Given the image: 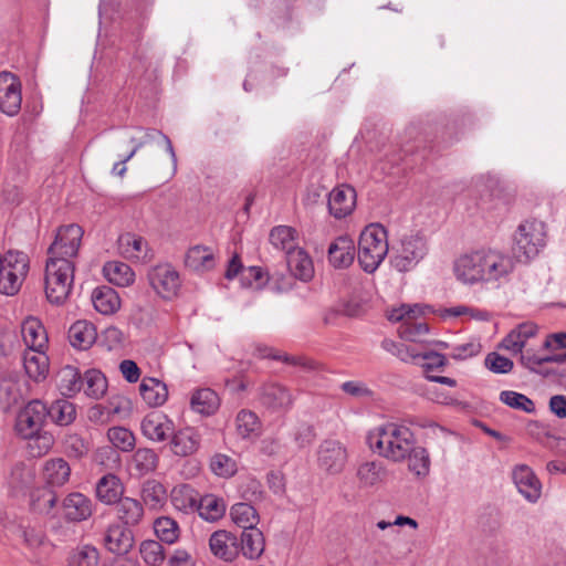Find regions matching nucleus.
<instances>
[{
  "mask_svg": "<svg viewBox=\"0 0 566 566\" xmlns=\"http://www.w3.org/2000/svg\"><path fill=\"white\" fill-rule=\"evenodd\" d=\"M83 234L78 224L62 226L48 249L45 294L52 304H63L71 293Z\"/></svg>",
  "mask_w": 566,
  "mask_h": 566,
  "instance_id": "f257e3e1",
  "label": "nucleus"
},
{
  "mask_svg": "<svg viewBox=\"0 0 566 566\" xmlns=\"http://www.w3.org/2000/svg\"><path fill=\"white\" fill-rule=\"evenodd\" d=\"M516 259L497 249H480L457 259L454 273L464 284H496L510 281Z\"/></svg>",
  "mask_w": 566,
  "mask_h": 566,
  "instance_id": "f03ea898",
  "label": "nucleus"
},
{
  "mask_svg": "<svg viewBox=\"0 0 566 566\" xmlns=\"http://www.w3.org/2000/svg\"><path fill=\"white\" fill-rule=\"evenodd\" d=\"M366 440L373 452L400 463L406 461V454L416 442V437L403 423L386 422L370 430Z\"/></svg>",
  "mask_w": 566,
  "mask_h": 566,
  "instance_id": "7ed1b4c3",
  "label": "nucleus"
},
{
  "mask_svg": "<svg viewBox=\"0 0 566 566\" xmlns=\"http://www.w3.org/2000/svg\"><path fill=\"white\" fill-rule=\"evenodd\" d=\"M388 253V235L379 223L367 226L360 233L357 258L361 269L375 272Z\"/></svg>",
  "mask_w": 566,
  "mask_h": 566,
  "instance_id": "20e7f679",
  "label": "nucleus"
},
{
  "mask_svg": "<svg viewBox=\"0 0 566 566\" xmlns=\"http://www.w3.org/2000/svg\"><path fill=\"white\" fill-rule=\"evenodd\" d=\"M545 223L538 220H526L515 231L512 253L516 262L526 263L535 258L545 247Z\"/></svg>",
  "mask_w": 566,
  "mask_h": 566,
  "instance_id": "39448f33",
  "label": "nucleus"
},
{
  "mask_svg": "<svg viewBox=\"0 0 566 566\" xmlns=\"http://www.w3.org/2000/svg\"><path fill=\"white\" fill-rule=\"evenodd\" d=\"M29 272V258L24 252L8 251L0 265V293L15 295Z\"/></svg>",
  "mask_w": 566,
  "mask_h": 566,
  "instance_id": "423d86ee",
  "label": "nucleus"
},
{
  "mask_svg": "<svg viewBox=\"0 0 566 566\" xmlns=\"http://www.w3.org/2000/svg\"><path fill=\"white\" fill-rule=\"evenodd\" d=\"M428 253L426 238L419 233H410L402 237L399 248L392 259V265L399 272L412 270Z\"/></svg>",
  "mask_w": 566,
  "mask_h": 566,
  "instance_id": "0eeeda50",
  "label": "nucleus"
},
{
  "mask_svg": "<svg viewBox=\"0 0 566 566\" xmlns=\"http://www.w3.org/2000/svg\"><path fill=\"white\" fill-rule=\"evenodd\" d=\"M422 308L419 305H401L398 308H394L388 319L391 322H400L401 325L398 328L399 336L408 342H419L428 334L429 327L426 322L417 321V316L422 314Z\"/></svg>",
  "mask_w": 566,
  "mask_h": 566,
  "instance_id": "6e6552de",
  "label": "nucleus"
},
{
  "mask_svg": "<svg viewBox=\"0 0 566 566\" xmlns=\"http://www.w3.org/2000/svg\"><path fill=\"white\" fill-rule=\"evenodd\" d=\"M147 280L153 291L164 300H172L181 287L180 274L170 263L151 266Z\"/></svg>",
  "mask_w": 566,
  "mask_h": 566,
  "instance_id": "1a4fd4ad",
  "label": "nucleus"
},
{
  "mask_svg": "<svg viewBox=\"0 0 566 566\" xmlns=\"http://www.w3.org/2000/svg\"><path fill=\"white\" fill-rule=\"evenodd\" d=\"M46 406L42 401H30L17 416V432L22 438H33L41 431L46 419Z\"/></svg>",
  "mask_w": 566,
  "mask_h": 566,
  "instance_id": "9d476101",
  "label": "nucleus"
},
{
  "mask_svg": "<svg viewBox=\"0 0 566 566\" xmlns=\"http://www.w3.org/2000/svg\"><path fill=\"white\" fill-rule=\"evenodd\" d=\"M347 450L337 440H324L317 449V464L328 474H338L347 462Z\"/></svg>",
  "mask_w": 566,
  "mask_h": 566,
  "instance_id": "9b49d317",
  "label": "nucleus"
},
{
  "mask_svg": "<svg viewBox=\"0 0 566 566\" xmlns=\"http://www.w3.org/2000/svg\"><path fill=\"white\" fill-rule=\"evenodd\" d=\"M174 421L161 411L147 413L140 422L143 436L154 442L167 441L174 433Z\"/></svg>",
  "mask_w": 566,
  "mask_h": 566,
  "instance_id": "f8f14e48",
  "label": "nucleus"
},
{
  "mask_svg": "<svg viewBox=\"0 0 566 566\" xmlns=\"http://www.w3.org/2000/svg\"><path fill=\"white\" fill-rule=\"evenodd\" d=\"M21 84L10 72L0 73V111L14 116L21 108Z\"/></svg>",
  "mask_w": 566,
  "mask_h": 566,
  "instance_id": "ddd939ff",
  "label": "nucleus"
},
{
  "mask_svg": "<svg viewBox=\"0 0 566 566\" xmlns=\"http://www.w3.org/2000/svg\"><path fill=\"white\" fill-rule=\"evenodd\" d=\"M513 482L520 494L530 503H536L542 495V483L526 464H517L512 470Z\"/></svg>",
  "mask_w": 566,
  "mask_h": 566,
  "instance_id": "4468645a",
  "label": "nucleus"
},
{
  "mask_svg": "<svg viewBox=\"0 0 566 566\" xmlns=\"http://www.w3.org/2000/svg\"><path fill=\"white\" fill-rule=\"evenodd\" d=\"M211 554L223 560L233 562L240 554L239 538L227 530H218L209 537Z\"/></svg>",
  "mask_w": 566,
  "mask_h": 566,
  "instance_id": "2eb2a0df",
  "label": "nucleus"
},
{
  "mask_svg": "<svg viewBox=\"0 0 566 566\" xmlns=\"http://www.w3.org/2000/svg\"><path fill=\"white\" fill-rule=\"evenodd\" d=\"M62 515L67 522L80 523L93 514L92 500L80 492L67 494L61 504Z\"/></svg>",
  "mask_w": 566,
  "mask_h": 566,
  "instance_id": "dca6fc26",
  "label": "nucleus"
},
{
  "mask_svg": "<svg viewBox=\"0 0 566 566\" xmlns=\"http://www.w3.org/2000/svg\"><path fill=\"white\" fill-rule=\"evenodd\" d=\"M356 206V191L348 185L334 188L327 200L331 216L335 219H343L350 214Z\"/></svg>",
  "mask_w": 566,
  "mask_h": 566,
  "instance_id": "f3484780",
  "label": "nucleus"
},
{
  "mask_svg": "<svg viewBox=\"0 0 566 566\" xmlns=\"http://www.w3.org/2000/svg\"><path fill=\"white\" fill-rule=\"evenodd\" d=\"M103 544L108 552L125 555L134 546L133 532L123 525L113 524L104 533Z\"/></svg>",
  "mask_w": 566,
  "mask_h": 566,
  "instance_id": "a211bd4d",
  "label": "nucleus"
},
{
  "mask_svg": "<svg viewBox=\"0 0 566 566\" xmlns=\"http://www.w3.org/2000/svg\"><path fill=\"white\" fill-rule=\"evenodd\" d=\"M169 439L172 452L179 457L196 453L201 443V434L193 427H185L179 430L175 428Z\"/></svg>",
  "mask_w": 566,
  "mask_h": 566,
  "instance_id": "6ab92c4d",
  "label": "nucleus"
},
{
  "mask_svg": "<svg viewBox=\"0 0 566 566\" xmlns=\"http://www.w3.org/2000/svg\"><path fill=\"white\" fill-rule=\"evenodd\" d=\"M260 401L273 411L287 410L293 403L292 394L280 384H265L260 390Z\"/></svg>",
  "mask_w": 566,
  "mask_h": 566,
  "instance_id": "aec40b11",
  "label": "nucleus"
},
{
  "mask_svg": "<svg viewBox=\"0 0 566 566\" xmlns=\"http://www.w3.org/2000/svg\"><path fill=\"white\" fill-rule=\"evenodd\" d=\"M201 494L190 484L176 485L170 493L172 506L186 515L197 512Z\"/></svg>",
  "mask_w": 566,
  "mask_h": 566,
  "instance_id": "412c9836",
  "label": "nucleus"
},
{
  "mask_svg": "<svg viewBox=\"0 0 566 566\" xmlns=\"http://www.w3.org/2000/svg\"><path fill=\"white\" fill-rule=\"evenodd\" d=\"M118 245L126 259L144 263L151 258L147 241L139 235L125 233L119 237Z\"/></svg>",
  "mask_w": 566,
  "mask_h": 566,
  "instance_id": "4be33fe9",
  "label": "nucleus"
},
{
  "mask_svg": "<svg viewBox=\"0 0 566 566\" xmlns=\"http://www.w3.org/2000/svg\"><path fill=\"white\" fill-rule=\"evenodd\" d=\"M355 258V243L347 235L335 239L328 248V260L334 268H347Z\"/></svg>",
  "mask_w": 566,
  "mask_h": 566,
  "instance_id": "5701e85b",
  "label": "nucleus"
},
{
  "mask_svg": "<svg viewBox=\"0 0 566 566\" xmlns=\"http://www.w3.org/2000/svg\"><path fill=\"white\" fill-rule=\"evenodd\" d=\"M117 518L129 528L139 525L145 516L144 504L134 497L124 496L115 506Z\"/></svg>",
  "mask_w": 566,
  "mask_h": 566,
  "instance_id": "b1692460",
  "label": "nucleus"
},
{
  "mask_svg": "<svg viewBox=\"0 0 566 566\" xmlns=\"http://www.w3.org/2000/svg\"><path fill=\"white\" fill-rule=\"evenodd\" d=\"M95 491L98 501L106 505H116L124 497V485L120 479L113 473L103 475L97 481Z\"/></svg>",
  "mask_w": 566,
  "mask_h": 566,
  "instance_id": "393cba45",
  "label": "nucleus"
},
{
  "mask_svg": "<svg viewBox=\"0 0 566 566\" xmlns=\"http://www.w3.org/2000/svg\"><path fill=\"white\" fill-rule=\"evenodd\" d=\"M356 476L360 488H374L387 480L388 470L381 461H366L358 465Z\"/></svg>",
  "mask_w": 566,
  "mask_h": 566,
  "instance_id": "a878e982",
  "label": "nucleus"
},
{
  "mask_svg": "<svg viewBox=\"0 0 566 566\" xmlns=\"http://www.w3.org/2000/svg\"><path fill=\"white\" fill-rule=\"evenodd\" d=\"M25 374L34 381L45 379L49 374V357L45 349H25L23 354Z\"/></svg>",
  "mask_w": 566,
  "mask_h": 566,
  "instance_id": "bb28decb",
  "label": "nucleus"
},
{
  "mask_svg": "<svg viewBox=\"0 0 566 566\" xmlns=\"http://www.w3.org/2000/svg\"><path fill=\"white\" fill-rule=\"evenodd\" d=\"M91 301L94 308L102 315H113L120 308L118 293L107 285L95 287L92 292Z\"/></svg>",
  "mask_w": 566,
  "mask_h": 566,
  "instance_id": "cd10ccee",
  "label": "nucleus"
},
{
  "mask_svg": "<svg viewBox=\"0 0 566 566\" xmlns=\"http://www.w3.org/2000/svg\"><path fill=\"white\" fill-rule=\"evenodd\" d=\"M21 334L27 349H45L48 335L41 321L35 317H28L21 325Z\"/></svg>",
  "mask_w": 566,
  "mask_h": 566,
  "instance_id": "c85d7f7f",
  "label": "nucleus"
},
{
  "mask_svg": "<svg viewBox=\"0 0 566 566\" xmlns=\"http://www.w3.org/2000/svg\"><path fill=\"white\" fill-rule=\"evenodd\" d=\"M286 264L291 274L303 282L310 281L314 275V265L308 253L298 248L286 255Z\"/></svg>",
  "mask_w": 566,
  "mask_h": 566,
  "instance_id": "c756f323",
  "label": "nucleus"
},
{
  "mask_svg": "<svg viewBox=\"0 0 566 566\" xmlns=\"http://www.w3.org/2000/svg\"><path fill=\"white\" fill-rule=\"evenodd\" d=\"M96 337V327L85 319L76 321L69 329L71 345L81 350L88 349L95 343Z\"/></svg>",
  "mask_w": 566,
  "mask_h": 566,
  "instance_id": "7c9ffc66",
  "label": "nucleus"
},
{
  "mask_svg": "<svg viewBox=\"0 0 566 566\" xmlns=\"http://www.w3.org/2000/svg\"><path fill=\"white\" fill-rule=\"evenodd\" d=\"M139 392L143 400L149 407L163 406L168 398V388L165 382L157 378L146 377L139 385Z\"/></svg>",
  "mask_w": 566,
  "mask_h": 566,
  "instance_id": "2f4dec72",
  "label": "nucleus"
},
{
  "mask_svg": "<svg viewBox=\"0 0 566 566\" xmlns=\"http://www.w3.org/2000/svg\"><path fill=\"white\" fill-rule=\"evenodd\" d=\"M213 250L205 245L191 247L185 256V265L195 272H206L214 268Z\"/></svg>",
  "mask_w": 566,
  "mask_h": 566,
  "instance_id": "473e14b6",
  "label": "nucleus"
},
{
  "mask_svg": "<svg viewBox=\"0 0 566 566\" xmlns=\"http://www.w3.org/2000/svg\"><path fill=\"white\" fill-rule=\"evenodd\" d=\"M264 547V535L258 527L242 531L239 548L245 558L258 559L263 554Z\"/></svg>",
  "mask_w": 566,
  "mask_h": 566,
  "instance_id": "72a5a7b5",
  "label": "nucleus"
},
{
  "mask_svg": "<svg viewBox=\"0 0 566 566\" xmlns=\"http://www.w3.org/2000/svg\"><path fill=\"white\" fill-rule=\"evenodd\" d=\"M190 407L197 413L211 416L219 409L220 398L211 388H200L192 392Z\"/></svg>",
  "mask_w": 566,
  "mask_h": 566,
  "instance_id": "f704fd0d",
  "label": "nucleus"
},
{
  "mask_svg": "<svg viewBox=\"0 0 566 566\" xmlns=\"http://www.w3.org/2000/svg\"><path fill=\"white\" fill-rule=\"evenodd\" d=\"M269 240L275 249L285 252V255L300 248L298 233L289 226L274 227L270 232Z\"/></svg>",
  "mask_w": 566,
  "mask_h": 566,
  "instance_id": "c9c22d12",
  "label": "nucleus"
},
{
  "mask_svg": "<svg viewBox=\"0 0 566 566\" xmlns=\"http://www.w3.org/2000/svg\"><path fill=\"white\" fill-rule=\"evenodd\" d=\"M71 475V468L69 463L62 459L48 460L43 467V478L49 486H62Z\"/></svg>",
  "mask_w": 566,
  "mask_h": 566,
  "instance_id": "e433bc0d",
  "label": "nucleus"
},
{
  "mask_svg": "<svg viewBox=\"0 0 566 566\" xmlns=\"http://www.w3.org/2000/svg\"><path fill=\"white\" fill-rule=\"evenodd\" d=\"M105 279L117 286H129L135 282V273L132 268L120 261H109L103 268Z\"/></svg>",
  "mask_w": 566,
  "mask_h": 566,
  "instance_id": "4c0bfd02",
  "label": "nucleus"
},
{
  "mask_svg": "<svg viewBox=\"0 0 566 566\" xmlns=\"http://www.w3.org/2000/svg\"><path fill=\"white\" fill-rule=\"evenodd\" d=\"M196 513L207 522H217L226 514L227 505L223 499L214 494L201 495Z\"/></svg>",
  "mask_w": 566,
  "mask_h": 566,
  "instance_id": "58836bf2",
  "label": "nucleus"
},
{
  "mask_svg": "<svg viewBox=\"0 0 566 566\" xmlns=\"http://www.w3.org/2000/svg\"><path fill=\"white\" fill-rule=\"evenodd\" d=\"M82 376L73 366H64L56 375V384L63 396L71 397L82 389Z\"/></svg>",
  "mask_w": 566,
  "mask_h": 566,
  "instance_id": "ea45409f",
  "label": "nucleus"
},
{
  "mask_svg": "<svg viewBox=\"0 0 566 566\" xmlns=\"http://www.w3.org/2000/svg\"><path fill=\"white\" fill-rule=\"evenodd\" d=\"M232 522L242 531L255 528L260 522L258 511L249 503H235L230 510Z\"/></svg>",
  "mask_w": 566,
  "mask_h": 566,
  "instance_id": "a19ab883",
  "label": "nucleus"
},
{
  "mask_svg": "<svg viewBox=\"0 0 566 566\" xmlns=\"http://www.w3.org/2000/svg\"><path fill=\"white\" fill-rule=\"evenodd\" d=\"M159 462L158 454L150 448H138L130 461L132 469L143 476L156 470Z\"/></svg>",
  "mask_w": 566,
  "mask_h": 566,
  "instance_id": "79ce46f5",
  "label": "nucleus"
},
{
  "mask_svg": "<svg viewBox=\"0 0 566 566\" xmlns=\"http://www.w3.org/2000/svg\"><path fill=\"white\" fill-rule=\"evenodd\" d=\"M57 496L50 486H40L30 494V506L35 513L48 514L56 504Z\"/></svg>",
  "mask_w": 566,
  "mask_h": 566,
  "instance_id": "37998d69",
  "label": "nucleus"
},
{
  "mask_svg": "<svg viewBox=\"0 0 566 566\" xmlns=\"http://www.w3.org/2000/svg\"><path fill=\"white\" fill-rule=\"evenodd\" d=\"M408 460V468L418 476H426L430 471V457L424 447L418 446L417 441L413 442L411 450L406 454Z\"/></svg>",
  "mask_w": 566,
  "mask_h": 566,
  "instance_id": "c03bdc74",
  "label": "nucleus"
},
{
  "mask_svg": "<svg viewBox=\"0 0 566 566\" xmlns=\"http://www.w3.org/2000/svg\"><path fill=\"white\" fill-rule=\"evenodd\" d=\"M142 499L143 504H146L150 509H159L161 507L167 499V493L165 486L155 480L146 481L142 486Z\"/></svg>",
  "mask_w": 566,
  "mask_h": 566,
  "instance_id": "a18cd8bd",
  "label": "nucleus"
},
{
  "mask_svg": "<svg viewBox=\"0 0 566 566\" xmlns=\"http://www.w3.org/2000/svg\"><path fill=\"white\" fill-rule=\"evenodd\" d=\"M82 388L86 396L99 399L107 389V380L105 376L96 369H90L84 374L82 379Z\"/></svg>",
  "mask_w": 566,
  "mask_h": 566,
  "instance_id": "49530a36",
  "label": "nucleus"
},
{
  "mask_svg": "<svg viewBox=\"0 0 566 566\" xmlns=\"http://www.w3.org/2000/svg\"><path fill=\"white\" fill-rule=\"evenodd\" d=\"M235 429L241 438L249 439L259 436L261 423L254 412L243 409L235 417Z\"/></svg>",
  "mask_w": 566,
  "mask_h": 566,
  "instance_id": "de8ad7c7",
  "label": "nucleus"
},
{
  "mask_svg": "<svg viewBox=\"0 0 566 566\" xmlns=\"http://www.w3.org/2000/svg\"><path fill=\"white\" fill-rule=\"evenodd\" d=\"M46 417L59 426H67L75 419V407L65 399H59L46 407Z\"/></svg>",
  "mask_w": 566,
  "mask_h": 566,
  "instance_id": "09e8293b",
  "label": "nucleus"
},
{
  "mask_svg": "<svg viewBox=\"0 0 566 566\" xmlns=\"http://www.w3.org/2000/svg\"><path fill=\"white\" fill-rule=\"evenodd\" d=\"M154 531L156 536L167 544L176 543L180 535L178 523L169 516L157 517L154 522Z\"/></svg>",
  "mask_w": 566,
  "mask_h": 566,
  "instance_id": "8fccbe9b",
  "label": "nucleus"
},
{
  "mask_svg": "<svg viewBox=\"0 0 566 566\" xmlns=\"http://www.w3.org/2000/svg\"><path fill=\"white\" fill-rule=\"evenodd\" d=\"M499 399L507 407L523 411L525 413H535L536 407L534 401L524 394L514 390H503L500 392Z\"/></svg>",
  "mask_w": 566,
  "mask_h": 566,
  "instance_id": "3c124183",
  "label": "nucleus"
},
{
  "mask_svg": "<svg viewBox=\"0 0 566 566\" xmlns=\"http://www.w3.org/2000/svg\"><path fill=\"white\" fill-rule=\"evenodd\" d=\"M98 562V551L88 544L77 546L69 557V566H97Z\"/></svg>",
  "mask_w": 566,
  "mask_h": 566,
  "instance_id": "603ef678",
  "label": "nucleus"
},
{
  "mask_svg": "<svg viewBox=\"0 0 566 566\" xmlns=\"http://www.w3.org/2000/svg\"><path fill=\"white\" fill-rule=\"evenodd\" d=\"M108 441L122 452H130L135 448L134 433L125 427H112L107 430Z\"/></svg>",
  "mask_w": 566,
  "mask_h": 566,
  "instance_id": "864d4df0",
  "label": "nucleus"
},
{
  "mask_svg": "<svg viewBox=\"0 0 566 566\" xmlns=\"http://www.w3.org/2000/svg\"><path fill=\"white\" fill-rule=\"evenodd\" d=\"M211 471L220 478H231L238 471L237 461L228 454L216 453L210 459Z\"/></svg>",
  "mask_w": 566,
  "mask_h": 566,
  "instance_id": "5fc2aeb1",
  "label": "nucleus"
},
{
  "mask_svg": "<svg viewBox=\"0 0 566 566\" xmlns=\"http://www.w3.org/2000/svg\"><path fill=\"white\" fill-rule=\"evenodd\" d=\"M139 552L145 563L151 566H157L165 559L164 547L156 541H144Z\"/></svg>",
  "mask_w": 566,
  "mask_h": 566,
  "instance_id": "6e6d98bb",
  "label": "nucleus"
},
{
  "mask_svg": "<svg viewBox=\"0 0 566 566\" xmlns=\"http://www.w3.org/2000/svg\"><path fill=\"white\" fill-rule=\"evenodd\" d=\"M29 440L28 448L32 457H42L50 451L54 443L53 436L44 432L36 433L33 438H27Z\"/></svg>",
  "mask_w": 566,
  "mask_h": 566,
  "instance_id": "4d7b16f0",
  "label": "nucleus"
},
{
  "mask_svg": "<svg viewBox=\"0 0 566 566\" xmlns=\"http://www.w3.org/2000/svg\"><path fill=\"white\" fill-rule=\"evenodd\" d=\"M138 142H145L144 146L149 143H163L165 146L166 151L169 154L174 170L177 169V156L172 146V143L170 138L157 129H147L144 137L139 139Z\"/></svg>",
  "mask_w": 566,
  "mask_h": 566,
  "instance_id": "13d9d810",
  "label": "nucleus"
},
{
  "mask_svg": "<svg viewBox=\"0 0 566 566\" xmlns=\"http://www.w3.org/2000/svg\"><path fill=\"white\" fill-rule=\"evenodd\" d=\"M485 367L494 374H509L512 371L513 361L496 352L489 353L484 359Z\"/></svg>",
  "mask_w": 566,
  "mask_h": 566,
  "instance_id": "bf43d9fd",
  "label": "nucleus"
},
{
  "mask_svg": "<svg viewBox=\"0 0 566 566\" xmlns=\"http://www.w3.org/2000/svg\"><path fill=\"white\" fill-rule=\"evenodd\" d=\"M20 399V391L17 382L11 379H2L0 381V405L2 408H10Z\"/></svg>",
  "mask_w": 566,
  "mask_h": 566,
  "instance_id": "052dcab7",
  "label": "nucleus"
},
{
  "mask_svg": "<svg viewBox=\"0 0 566 566\" xmlns=\"http://www.w3.org/2000/svg\"><path fill=\"white\" fill-rule=\"evenodd\" d=\"M481 344L476 340H470L451 347L450 357L455 360H465L480 354Z\"/></svg>",
  "mask_w": 566,
  "mask_h": 566,
  "instance_id": "680f3d73",
  "label": "nucleus"
},
{
  "mask_svg": "<svg viewBox=\"0 0 566 566\" xmlns=\"http://www.w3.org/2000/svg\"><path fill=\"white\" fill-rule=\"evenodd\" d=\"M340 389L353 398H370L373 391L366 386L365 382L358 380L345 381L340 385Z\"/></svg>",
  "mask_w": 566,
  "mask_h": 566,
  "instance_id": "e2e57ef3",
  "label": "nucleus"
},
{
  "mask_svg": "<svg viewBox=\"0 0 566 566\" xmlns=\"http://www.w3.org/2000/svg\"><path fill=\"white\" fill-rule=\"evenodd\" d=\"M526 342L516 328L512 329L501 342V347L513 354L522 353Z\"/></svg>",
  "mask_w": 566,
  "mask_h": 566,
  "instance_id": "0e129e2a",
  "label": "nucleus"
},
{
  "mask_svg": "<svg viewBox=\"0 0 566 566\" xmlns=\"http://www.w3.org/2000/svg\"><path fill=\"white\" fill-rule=\"evenodd\" d=\"M423 359H424V363H423L422 367L426 373V377L428 375H434L433 374L434 370H438V369L444 367L447 364L446 356L442 354H439V353H434V352L426 354L423 356Z\"/></svg>",
  "mask_w": 566,
  "mask_h": 566,
  "instance_id": "69168bd1",
  "label": "nucleus"
},
{
  "mask_svg": "<svg viewBox=\"0 0 566 566\" xmlns=\"http://www.w3.org/2000/svg\"><path fill=\"white\" fill-rule=\"evenodd\" d=\"M315 439V431L313 426L308 423H301L294 433V440L298 448H305L310 446Z\"/></svg>",
  "mask_w": 566,
  "mask_h": 566,
  "instance_id": "338daca9",
  "label": "nucleus"
},
{
  "mask_svg": "<svg viewBox=\"0 0 566 566\" xmlns=\"http://www.w3.org/2000/svg\"><path fill=\"white\" fill-rule=\"evenodd\" d=\"M500 184L499 177L492 174L481 175L475 181L476 188L489 190L491 192L490 196H494L500 190Z\"/></svg>",
  "mask_w": 566,
  "mask_h": 566,
  "instance_id": "774afa93",
  "label": "nucleus"
}]
</instances>
